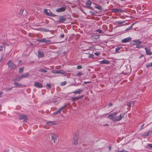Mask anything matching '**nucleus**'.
<instances>
[{
    "label": "nucleus",
    "instance_id": "f257e3e1",
    "mask_svg": "<svg viewBox=\"0 0 152 152\" xmlns=\"http://www.w3.org/2000/svg\"><path fill=\"white\" fill-rule=\"evenodd\" d=\"M117 113V112L113 113L109 115L108 116V118L114 121H117L121 120L125 115L124 113H122L119 115L116 116Z\"/></svg>",
    "mask_w": 152,
    "mask_h": 152
},
{
    "label": "nucleus",
    "instance_id": "f03ea898",
    "mask_svg": "<svg viewBox=\"0 0 152 152\" xmlns=\"http://www.w3.org/2000/svg\"><path fill=\"white\" fill-rule=\"evenodd\" d=\"M65 106L61 107L57 111L53 113V114L55 115H57L58 113H60L61 111H62L63 113H65Z\"/></svg>",
    "mask_w": 152,
    "mask_h": 152
},
{
    "label": "nucleus",
    "instance_id": "7ed1b4c3",
    "mask_svg": "<svg viewBox=\"0 0 152 152\" xmlns=\"http://www.w3.org/2000/svg\"><path fill=\"white\" fill-rule=\"evenodd\" d=\"M83 1L86 3V6L87 8H91V5L92 3L89 0H83Z\"/></svg>",
    "mask_w": 152,
    "mask_h": 152
},
{
    "label": "nucleus",
    "instance_id": "20e7f679",
    "mask_svg": "<svg viewBox=\"0 0 152 152\" xmlns=\"http://www.w3.org/2000/svg\"><path fill=\"white\" fill-rule=\"evenodd\" d=\"M9 67L10 69H14L16 67L15 65L11 61H9L8 62Z\"/></svg>",
    "mask_w": 152,
    "mask_h": 152
},
{
    "label": "nucleus",
    "instance_id": "39448f33",
    "mask_svg": "<svg viewBox=\"0 0 152 152\" xmlns=\"http://www.w3.org/2000/svg\"><path fill=\"white\" fill-rule=\"evenodd\" d=\"M37 41L39 42H43L45 43H48L50 42V41L46 38H43L40 39H37Z\"/></svg>",
    "mask_w": 152,
    "mask_h": 152
},
{
    "label": "nucleus",
    "instance_id": "423d86ee",
    "mask_svg": "<svg viewBox=\"0 0 152 152\" xmlns=\"http://www.w3.org/2000/svg\"><path fill=\"white\" fill-rule=\"evenodd\" d=\"M44 12L46 15L48 16H50L53 17L55 16L54 14L53 13H52L49 10V11H48L47 9L44 10Z\"/></svg>",
    "mask_w": 152,
    "mask_h": 152
},
{
    "label": "nucleus",
    "instance_id": "0eeeda50",
    "mask_svg": "<svg viewBox=\"0 0 152 152\" xmlns=\"http://www.w3.org/2000/svg\"><path fill=\"white\" fill-rule=\"evenodd\" d=\"M52 72L53 73H56L57 74H61L63 75H65V72L63 71L62 70H53L52 71Z\"/></svg>",
    "mask_w": 152,
    "mask_h": 152
},
{
    "label": "nucleus",
    "instance_id": "6e6552de",
    "mask_svg": "<svg viewBox=\"0 0 152 152\" xmlns=\"http://www.w3.org/2000/svg\"><path fill=\"white\" fill-rule=\"evenodd\" d=\"M142 43V42L140 41L139 40L137 39L134 40L132 42L131 44L133 45H138Z\"/></svg>",
    "mask_w": 152,
    "mask_h": 152
},
{
    "label": "nucleus",
    "instance_id": "1a4fd4ad",
    "mask_svg": "<svg viewBox=\"0 0 152 152\" xmlns=\"http://www.w3.org/2000/svg\"><path fill=\"white\" fill-rule=\"evenodd\" d=\"M19 118L22 121H26L28 119L26 116L24 114L21 115Z\"/></svg>",
    "mask_w": 152,
    "mask_h": 152
},
{
    "label": "nucleus",
    "instance_id": "9d476101",
    "mask_svg": "<svg viewBox=\"0 0 152 152\" xmlns=\"http://www.w3.org/2000/svg\"><path fill=\"white\" fill-rule=\"evenodd\" d=\"M29 76V75L27 73H25V74L20 76L19 77L17 78V80H20L23 78Z\"/></svg>",
    "mask_w": 152,
    "mask_h": 152
},
{
    "label": "nucleus",
    "instance_id": "9b49d317",
    "mask_svg": "<svg viewBox=\"0 0 152 152\" xmlns=\"http://www.w3.org/2000/svg\"><path fill=\"white\" fill-rule=\"evenodd\" d=\"M132 39L131 37H129L122 40L121 42L124 43L129 42Z\"/></svg>",
    "mask_w": 152,
    "mask_h": 152
},
{
    "label": "nucleus",
    "instance_id": "f8f14e48",
    "mask_svg": "<svg viewBox=\"0 0 152 152\" xmlns=\"http://www.w3.org/2000/svg\"><path fill=\"white\" fill-rule=\"evenodd\" d=\"M35 86L39 88H41L42 87V85L39 82H36L34 83Z\"/></svg>",
    "mask_w": 152,
    "mask_h": 152
},
{
    "label": "nucleus",
    "instance_id": "ddd939ff",
    "mask_svg": "<svg viewBox=\"0 0 152 152\" xmlns=\"http://www.w3.org/2000/svg\"><path fill=\"white\" fill-rule=\"evenodd\" d=\"M37 56L39 58H42L44 56L43 52L41 51H39L38 52Z\"/></svg>",
    "mask_w": 152,
    "mask_h": 152
},
{
    "label": "nucleus",
    "instance_id": "4468645a",
    "mask_svg": "<svg viewBox=\"0 0 152 152\" xmlns=\"http://www.w3.org/2000/svg\"><path fill=\"white\" fill-rule=\"evenodd\" d=\"M99 62L101 64H109L110 63L109 61L106 60H104L102 61H100Z\"/></svg>",
    "mask_w": 152,
    "mask_h": 152
},
{
    "label": "nucleus",
    "instance_id": "2eb2a0df",
    "mask_svg": "<svg viewBox=\"0 0 152 152\" xmlns=\"http://www.w3.org/2000/svg\"><path fill=\"white\" fill-rule=\"evenodd\" d=\"M65 10V8L64 7H62L56 9V11L57 12H61L64 11Z\"/></svg>",
    "mask_w": 152,
    "mask_h": 152
},
{
    "label": "nucleus",
    "instance_id": "dca6fc26",
    "mask_svg": "<svg viewBox=\"0 0 152 152\" xmlns=\"http://www.w3.org/2000/svg\"><path fill=\"white\" fill-rule=\"evenodd\" d=\"M145 50L147 54V55H150L152 54V52L151 50L149 49V48H145Z\"/></svg>",
    "mask_w": 152,
    "mask_h": 152
},
{
    "label": "nucleus",
    "instance_id": "f3484780",
    "mask_svg": "<svg viewBox=\"0 0 152 152\" xmlns=\"http://www.w3.org/2000/svg\"><path fill=\"white\" fill-rule=\"evenodd\" d=\"M66 20V19L63 16L60 17L59 18V21L61 23H62L64 22Z\"/></svg>",
    "mask_w": 152,
    "mask_h": 152
},
{
    "label": "nucleus",
    "instance_id": "a211bd4d",
    "mask_svg": "<svg viewBox=\"0 0 152 152\" xmlns=\"http://www.w3.org/2000/svg\"><path fill=\"white\" fill-rule=\"evenodd\" d=\"M78 142V137H75L73 139V144L75 145H76Z\"/></svg>",
    "mask_w": 152,
    "mask_h": 152
},
{
    "label": "nucleus",
    "instance_id": "6ab92c4d",
    "mask_svg": "<svg viewBox=\"0 0 152 152\" xmlns=\"http://www.w3.org/2000/svg\"><path fill=\"white\" fill-rule=\"evenodd\" d=\"M52 139L54 143L56 142L57 140V136L55 135H53L52 136Z\"/></svg>",
    "mask_w": 152,
    "mask_h": 152
},
{
    "label": "nucleus",
    "instance_id": "aec40b11",
    "mask_svg": "<svg viewBox=\"0 0 152 152\" xmlns=\"http://www.w3.org/2000/svg\"><path fill=\"white\" fill-rule=\"evenodd\" d=\"M134 102L131 101L129 103H128V104H127V105L128 106L131 107L133 106L134 105Z\"/></svg>",
    "mask_w": 152,
    "mask_h": 152
},
{
    "label": "nucleus",
    "instance_id": "412c9836",
    "mask_svg": "<svg viewBox=\"0 0 152 152\" xmlns=\"http://www.w3.org/2000/svg\"><path fill=\"white\" fill-rule=\"evenodd\" d=\"M82 91V90L80 89H79L78 90H77L76 91H75L74 92V93L75 94H80Z\"/></svg>",
    "mask_w": 152,
    "mask_h": 152
},
{
    "label": "nucleus",
    "instance_id": "4be33fe9",
    "mask_svg": "<svg viewBox=\"0 0 152 152\" xmlns=\"http://www.w3.org/2000/svg\"><path fill=\"white\" fill-rule=\"evenodd\" d=\"M149 133L148 132L143 133L142 134V135L143 137L148 136L149 135Z\"/></svg>",
    "mask_w": 152,
    "mask_h": 152
},
{
    "label": "nucleus",
    "instance_id": "5701e85b",
    "mask_svg": "<svg viewBox=\"0 0 152 152\" xmlns=\"http://www.w3.org/2000/svg\"><path fill=\"white\" fill-rule=\"evenodd\" d=\"M94 7L96 9H97L99 10H102V7L99 5H97V6H95Z\"/></svg>",
    "mask_w": 152,
    "mask_h": 152
},
{
    "label": "nucleus",
    "instance_id": "b1692460",
    "mask_svg": "<svg viewBox=\"0 0 152 152\" xmlns=\"http://www.w3.org/2000/svg\"><path fill=\"white\" fill-rule=\"evenodd\" d=\"M134 24V23H133L132 26H131L129 28H127L126 30V31H127L129 30L132 29V27L133 25Z\"/></svg>",
    "mask_w": 152,
    "mask_h": 152
},
{
    "label": "nucleus",
    "instance_id": "393cba45",
    "mask_svg": "<svg viewBox=\"0 0 152 152\" xmlns=\"http://www.w3.org/2000/svg\"><path fill=\"white\" fill-rule=\"evenodd\" d=\"M146 66L147 67L152 66V62L147 63L146 65Z\"/></svg>",
    "mask_w": 152,
    "mask_h": 152
},
{
    "label": "nucleus",
    "instance_id": "a878e982",
    "mask_svg": "<svg viewBox=\"0 0 152 152\" xmlns=\"http://www.w3.org/2000/svg\"><path fill=\"white\" fill-rule=\"evenodd\" d=\"M147 147L148 148H152V144H149L147 145Z\"/></svg>",
    "mask_w": 152,
    "mask_h": 152
},
{
    "label": "nucleus",
    "instance_id": "bb28decb",
    "mask_svg": "<svg viewBox=\"0 0 152 152\" xmlns=\"http://www.w3.org/2000/svg\"><path fill=\"white\" fill-rule=\"evenodd\" d=\"M112 11L115 12H118V9L113 8L112 9Z\"/></svg>",
    "mask_w": 152,
    "mask_h": 152
},
{
    "label": "nucleus",
    "instance_id": "cd10ccee",
    "mask_svg": "<svg viewBox=\"0 0 152 152\" xmlns=\"http://www.w3.org/2000/svg\"><path fill=\"white\" fill-rule=\"evenodd\" d=\"M79 99L78 97H72V99L73 101H74L76 100H78Z\"/></svg>",
    "mask_w": 152,
    "mask_h": 152
},
{
    "label": "nucleus",
    "instance_id": "c85d7f7f",
    "mask_svg": "<svg viewBox=\"0 0 152 152\" xmlns=\"http://www.w3.org/2000/svg\"><path fill=\"white\" fill-rule=\"evenodd\" d=\"M8 46V45H7L6 44H5V43H4L3 46H0V48H3V47H6Z\"/></svg>",
    "mask_w": 152,
    "mask_h": 152
},
{
    "label": "nucleus",
    "instance_id": "c756f323",
    "mask_svg": "<svg viewBox=\"0 0 152 152\" xmlns=\"http://www.w3.org/2000/svg\"><path fill=\"white\" fill-rule=\"evenodd\" d=\"M46 124L48 125H50L53 124V122L50 121H48L46 123Z\"/></svg>",
    "mask_w": 152,
    "mask_h": 152
},
{
    "label": "nucleus",
    "instance_id": "7c9ffc66",
    "mask_svg": "<svg viewBox=\"0 0 152 152\" xmlns=\"http://www.w3.org/2000/svg\"><path fill=\"white\" fill-rule=\"evenodd\" d=\"M14 84L15 86H20L21 85L20 84H19L17 82H15Z\"/></svg>",
    "mask_w": 152,
    "mask_h": 152
},
{
    "label": "nucleus",
    "instance_id": "2f4dec72",
    "mask_svg": "<svg viewBox=\"0 0 152 152\" xmlns=\"http://www.w3.org/2000/svg\"><path fill=\"white\" fill-rule=\"evenodd\" d=\"M124 22H125V21H117L116 22V23L118 24H122V23H124Z\"/></svg>",
    "mask_w": 152,
    "mask_h": 152
},
{
    "label": "nucleus",
    "instance_id": "473e14b6",
    "mask_svg": "<svg viewBox=\"0 0 152 152\" xmlns=\"http://www.w3.org/2000/svg\"><path fill=\"white\" fill-rule=\"evenodd\" d=\"M115 152H128V151L126 150H123L121 151H117Z\"/></svg>",
    "mask_w": 152,
    "mask_h": 152
},
{
    "label": "nucleus",
    "instance_id": "72a5a7b5",
    "mask_svg": "<svg viewBox=\"0 0 152 152\" xmlns=\"http://www.w3.org/2000/svg\"><path fill=\"white\" fill-rule=\"evenodd\" d=\"M94 55L92 54H90L88 56V57L89 58H93V57H94Z\"/></svg>",
    "mask_w": 152,
    "mask_h": 152
},
{
    "label": "nucleus",
    "instance_id": "f704fd0d",
    "mask_svg": "<svg viewBox=\"0 0 152 152\" xmlns=\"http://www.w3.org/2000/svg\"><path fill=\"white\" fill-rule=\"evenodd\" d=\"M120 48H115V52L118 53L119 52V51L120 50Z\"/></svg>",
    "mask_w": 152,
    "mask_h": 152
},
{
    "label": "nucleus",
    "instance_id": "c9c22d12",
    "mask_svg": "<svg viewBox=\"0 0 152 152\" xmlns=\"http://www.w3.org/2000/svg\"><path fill=\"white\" fill-rule=\"evenodd\" d=\"M94 54L96 56H98L100 54V53L99 52H95L94 53Z\"/></svg>",
    "mask_w": 152,
    "mask_h": 152
},
{
    "label": "nucleus",
    "instance_id": "e433bc0d",
    "mask_svg": "<svg viewBox=\"0 0 152 152\" xmlns=\"http://www.w3.org/2000/svg\"><path fill=\"white\" fill-rule=\"evenodd\" d=\"M66 84V82L64 81L61 83V85L62 86L65 85Z\"/></svg>",
    "mask_w": 152,
    "mask_h": 152
},
{
    "label": "nucleus",
    "instance_id": "4c0bfd02",
    "mask_svg": "<svg viewBox=\"0 0 152 152\" xmlns=\"http://www.w3.org/2000/svg\"><path fill=\"white\" fill-rule=\"evenodd\" d=\"M23 68L22 67L20 69H19V73H21L22 72V71H23Z\"/></svg>",
    "mask_w": 152,
    "mask_h": 152
},
{
    "label": "nucleus",
    "instance_id": "58836bf2",
    "mask_svg": "<svg viewBox=\"0 0 152 152\" xmlns=\"http://www.w3.org/2000/svg\"><path fill=\"white\" fill-rule=\"evenodd\" d=\"M124 12V11L122 10H121L120 9H118V12H121V13H122V12Z\"/></svg>",
    "mask_w": 152,
    "mask_h": 152
},
{
    "label": "nucleus",
    "instance_id": "ea45409f",
    "mask_svg": "<svg viewBox=\"0 0 152 152\" xmlns=\"http://www.w3.org/2000/svg\"><path fill=\"white\" fill-rule=\"evenodd\" d=\"M47 88H50V84H46Z\"/></svg>",
    "mask_w": 152,
    "mask_h": 152
},
{
    "label": "nucleus",
    "instance_id": "a19ab883",
    "mask_svg": "<svg viewBox=\"0 0 152 152\" xmlns=\"http://www.w3.org/2000/svg\"><path fill=\"white\" fill-rule=\"evenodd\" d=\"M40 71L41 72H47V71L46 70H44L43 69H40Z\"/></svg>",
    "mask_w": 152,
    "mask_h": 152
},
{
    "label": "nucleus",
    "instance_id": "79ce46f5",
    "mask_svg": "<svg viewBox=\"0 0 152 152\" xmlns=\"http://www.w3.org/2000/svg\"><path fill=\"white\" fill-rule=\"evenodd\" d=\"M96 31L99 32V33H101L102 32V31L101 30L98 29Z\"/></svg>",
    "mask_w": 152,
    "mask_h": 152
},
{
    "label": "nucleus",
    "instance_id": "37998d69",
    "mask_svg": "<svg viewBox=\"0 0 152 152\" xmlns=\"http://www.w3.org/2000/svg\"><path fill=\"white\" fill-rule=\"evenodd\" d=\"M82 68V66H80V65L78 66H77V69H81Z\"/></svg>",
    "mask_w": 152,
    "mask_h": 152
},
{
    "label": "nucleus",
    "instance_id": "c03bdc74",
    "mask_svg": "<svg viewBox=\"0 0 152 152\" xmlns=\"http://www.w3.org/2000/svg\"><path fill=\"white\" fill-rule=\"evenodd\" d=\"M82 73H81V72H78V74H77V76H78V75H79V76H80V75H82Z\"/></svg>",
    "mask_w": 152,
    "mask_h": 152
},
{
    "label": "nucleus",
    "instance_id": "a18cd8bd",
    "mask_svg": "<svg viewBox=\"0 0 152 152\" xmlns=\"http://www.w3.org/2000/svg\"><path fill=\"white\" fill-rule=\"evenodd\" d=\"M61 38H64V35L63 34H61Z\"/></svg>",
    "mask_w": 152,
    "mask_h": 152
},
{
    "label": "nucleus",
    "instance_id": "49530a36",
    "mask_svg": "<svg viewBox=\"0 0 152 152\" xmlns=\"http://www.w3.org/2000/svg\"><path fill=\"white\" fill-rule=\"evenodd\" d=\"M83 96H81L79 97H78V99H81L83 97Z\"/></svg>",
    "mask_w": 152,
    "mask_h": 152
},
{
    "label": "nucleus",
    "instance_id": "de8ad7c7",
    "mask_svg": "<svg viewBox=\"0 0 152 152\" xmlns=\"http://www.w3.org/2000/svg\"><path fill=\"white\" fill-rule=\"evenodd\" d=\"M144 124H143L141 126V127L140 128V129L141 130H142L143 129V128L142 127V126L144 125Z\"/></svg>",
    "mask_w": 152,
    "mask_h": 152
},
{
    "label": "nucleus",
    "instance_id": "09e8293b",
    "mask_svg": "<svg viewBox=\"0 0 152 152\" xmlns=\"http://www.w3.org/2000/svg\"><path fill=\"white\" fill-rule=\"evenodd\" d=\"M53 102L54 103H56V100H54Z\"/></svg>",
    "mask_w": 152,
    "mask_h": 152
},
{
    "label": "nucleus",
    "instance_id": "8fccbe9b",
    "mask_svg": "<svg viewBox=\"0 0 152 152\" xmlns=\"http://www.w3.org/2000/svg\"><path fill=\"white\" fill-rule=\"evenodd\" d=\"M108 105L109 107H110L111 106H112V104L111 103H110L109 104H108Z\"/></svg>",
    "mask_w": 152,
    "mask_h": 152
},
{
    "label": "nucleus",
    "instance_id": "3c124183",
    "mask_svg": "<svg viewBox=\"0 0 152 152\" xmlns=\"http://www.w3.org/2000/svg\"><path fill=\"white\" fill-rule=\"evenodd\" d=\"M108 148H109V151H110L111 150V147L110 146H109L108 147Z\"/></svg>",
    "mask_w": 152,
    "mask_h": 152
},
{
    "label": "nucleus",
    "instance_id": "603ef678",
    "mask_svg": "<svg viewBox=\"0 0 152 152\" xmlns=\"http://www.w3.org/2000/svg\"><path fill=\"white\" fill-rule=\"evenodd\" d=\"M8 152V151L7 150H5V151H4V152Z\"/></svg>",
    "mask_w": 152,
    "mask_h": 152
},
{
    "label": "nucleus",
    "instance_id": "864d4df0",
    "mask_svg": "<svg viewBox=\"0 0 152 152\" xmlns=\"http://www.w3.org/2000/svg\"><path fill=\"white\" fill-rule=\"evenodd\" d=\"M99 35H98L97 36V37H96V38H99Z\"/></svg>",
    "mask_w": 152,
    "mask_h": 152
},
{
    "label": "nucleus",
    "instance_id": "5fc2aeb1",
    "mask_svg": "<svg viewBox=\"0 0 152 152\" xmlns=\"http://www.w3.org/2000/svg\"><path fill=\"white\" fill-rule=\"evenodd\" d=\"M12 89V88H9V89L8 90H11Z\"/></svg>",
    "mask_w": 152,
    "mask_h": 152
},
{
    "label": "nucleus",
    "instance_id": "6e6d98bb",
    "mask_svg": "<svg viewBox=\"0 0 152 152\" xmlns=\"http://www.w3.org/2000/svg\"><path fill=\"white\" fill-rule=\"evenodd\" d=\"M115 48H111V51H112V50H112L113 49H115Z\"/></svg>",
    "mask_w": 152,
    "mask_h": 152
},
{
    "label": "nucleus",
    "instance_id": "4d7b16f0",
    "mask_svg": "<svg viewBox=\"0 0 152 152\" xmlns=\"http://www.w3.org/2000/svg\"><path fill=\"white\" fill-rule=\"evenodd\" d=\"M2 93L1 92H0V96L2 95Z\"/></svg>",
    "mask_w": 152,
    "mask_h": 152
},
{
    "label": "nucleus",
    "instance_id": "13d9d810",
    "mask_svg": "<svg viewBox=\"0 0 152 152\" xmlns=\"http://www.w3.org/2000/svg\"><path fill=\"white\" fill-rule=\"evenodd\" d=\"M3 48H0V51H2V50Z\"/></svg>",
    "mask_w": 152,
    "mask_h": 152
},
{
    "label": "nucleus",
    "instance_id": "bf43d9fd",
    "mask_svg": "<svg viewBox=\"0 0 152 152\" xmlns=\"http://www.w3.org/2000/svg\"><path fill=\"white\" fill-rule=\"evenodd\" d=\"M89 83V82H85L84 83H85V84H86V83Z\"/></svg>",
    "mask_w": 152,
    "mask_h": 152
},
{
    "label": "nucleus",
    "instance_id": "052dcab7",
    "mask_svg": "<svg viewBox=\"0 0 152 152\" xmlns=\"http://www.w3.org/2000/svg\"><path fill=\"white\" fill-rule=\"evenodd\" d=\"M142 56H141L140 57V58L141 57H142Z\"/></svg>",
    "mask_w": 152,
    "mask_h": 152
},
{
    "label": "nucleus",
    "instance_id": "680f3d73",
    "mask_svg": "<svg viewBox=\"0 0 152 152\" xmlns=\"http://www.w3.org/2000/svg\"><path fill=\"white\" fill-rule=\"evenodd\" d=\"M19 62H21V60H20V61H19Z\"/></svg>",
    "mask_w": 152,
    "mask_h": 152
},
{
    "label": "nucleus",
    "instance_id": "e2e57ef3",
    "mask_svg": "<svg viewBox=\"0 0 152 152\" xmlns=\"http://www.w3.org/2000/svg\"><path fill=\"white\" fill-rule=\"evenodd\" d=\"M115 52H113V53H115Z\"/></svg>",
    "mask_w": 152,
    "mask_h": 152
}]
</instances>
